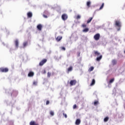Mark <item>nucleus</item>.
<instances>
[{"instance_id":"4","label":"nucleus","mask_w":125,"mask_h":125,"mask_svg":"<svg viewBox=\"0 0 125 125\" xmlns=\"http://www.w3.org/2000/svg\"><path fill=\"white\" fill-rule=\"evenodd\" d=\"M0 72H1L2 73H6L8 72V68H0Z\"/></svg>"},{"instance_id":"44","label":"nucleus","mask_w":125,"mask_h":125,"mask_svg":"<svg viewBox=\"0 0 125 125\" xmlns=\"http://www.w3.org/2000/svg\"><path fill=\"white\" fill-rule=\"evenodd\" d=\"M3 43V44L4 45V43Z\"/></svg>"},{"instance_id":"35","label":"nucleus","mask_w":125,"mask_h":125,"mask_svg":"<svg viewBox=\"0 0 125 125\" xmlns=\"http://www.w3.org/2000/svg\"><path fill=\"white\" fill-rule=\"evenodd\" d=\"M82 27L83 28H85V27H86V25L85 24H82Z\"/></svg>"},{"instance_id":"1","label":"nucleus","mask_w":125,"mask_h":125,"mask_svg":"<svg viewBox=\"0 0 125 125\" xmlns=\"http://www.w3.org/2000/svg\"><path fill=\"white\" fill-rule=\"evenodd\" d=\"M115 25L119 28L117 29V31H120L121 30V27H122L121 21L120 20L115 21Z\"/></svg>"},{"instance_id":"41","label":"nucleus","mask_w":125,"mask_h":125,"mask_svg":"<svg viewBox=\"0 0 125 125\" xmlns=\"http://www.w3.org/2000/svg\"><path fill=\"white\" fill-rule=\"evenodd\" d=\"M80 54H81V53H78V57H80Z\"/></svg>"},{"instance_id":"15","label":"nucleus","mask_w":125,"mask_h":125,"mask_svg":"<svg viewBox=\"0 0 125 125\" xmlns=\"http://www.w3.org/2000/svg\"><path fill=\"white\" fill-rule=\"evenodd\" d=\"M27 45H28L27 42H25L23 43V48H25V47H26V46H27Z\"/></svg>"},{"instance_id":"42","label":"nucleus","mask_w":125,"mask_h":125,"mask_svg":"<svg viewBox=\"0 0 125 125\" xmlns=\"http://www.w3.org/2000/svg\"><path fill=\"white\" fill-rule=\"evenodd\" d=\"M44 73H46V71H45V70H44Z\"/></svg>"},{"instance_id":"21","label":"nucleus","mask_w":125,"mask_h":125,"mask_svg":"<svg viewBox=\"0 0 125 125\" xmlns=\"http://www.w3.org/2000/svg\"><path fill=\"white\" fill-rule=\"evenodd\" d=\"M112 63L113 65H116L117 64V61L116 60H113L112 61Z\"/></svg>"},{"instance_id":"27","label":"nucleus","mask_w":125,"mask_h":125,"mask_svg":"<svg viewBox=\"0 0 125 125\" xmlns=\"http://www.w3.org/2000/svg\"><path fill=\"white\" fill-rule=\"evenodd\" d=\"M104 7V3H103L101 6L100 7V10H101Z\"/></svg>"},{"instance_id":"11","label":"nucleus","mask_w":125,"mask_h":125,"mask_svg":"<svg viewBox=\"0 0 125 125\" xmlns=\"http://www.w3.org/2000/svg\"><path fill=\"white\" fill-rule=\"evenodd\" d=\"M42 24H39L38 25H37V29L39 31H42Z\"/></svg>"},{"instance_id":"30","label":"nucleus","mask_w":125,"mask_h":125,"mask_svg":"<svg viewBox=\"0 0 125 125\" xmlns=\"http://www.w3.org/2000/svg\"><path fill=\"white\" fill-rule=\"evenodd\" d=\"M50 114L51 116H54V112H53V111H51Z\"/></svg>"},{"instance_id":"24","label":"nucleus","mask_w":125,"mask_h":125,"mask_svg":"<svg viewBox=\"0 0 125 125\" xmlns=\"http://www.w3.org/2000/svg\"><path fill=\"white\" fill-rule=\"evenodd\" d=\"M30 125H36V123L35 122V121H31L29 123Z\"/></svg>"},{"instance_id":"22","label":"nucleus","mask_w":125,"mask_h":125,"mask_svg":"<svg viewBox=\"0 0 125 125\" xmlns=\"http://www.w3.org/2000/svg\"><path fill=\"white\" fill-rule=\"evenodd\" d=\"M86 4H87V6L88 7H90V4H91V2L90 1H89L87 2Z\"/></svg>"},{"instance_id":"3","label":"nucleus","mask_w":125,"mask_h":125,"mask_svg":"<svg viewBox=\"0 0 125 125\" xmlns=\"http://www.w3.org/2000/svg\"><path fill=\"white\" fill-rule=\"evenodd\" d=\"M94 39L95 41H99V39H100V34L97 33L94 36Z\"/></svg>"},{"instance_id":"20","label":"nucleus","mask_w":125,"mask_h":125,"mask_svg":"<svg viewBox=\"0 0 125 125\" xmlns=\"http://www.w3.org/2000/svg\"><path fill=\"white\" fill-rule=\"evenodd\" d=\"M14 94H15V96L17 95V94H18V92H17V91H13V93L11 94V96H12Z\"/></svg>"},{"instance_id":"10","label":"nucleus","mask_w":125,"mask_h":125,"mask_svg":"<svg viewBox=\"0 0 125 125\" xmlns=\"http://www.w3.org/2000/svg\"><path fill=\"white\" fill-rule=\"evenodd\" d=\"M92 19H93V17L89 18V19L87 21V24H89V23L92 21Z\"/></svg>"},{"instance_id":"6","label":"nucleus","mask_w":125,"mask_h":125,"mask_svg":"<svg viewBox=\"0 0 125 125\" xmlns=\"http://www.w3.org/2000/svg\"><path fill=\"white\" fill-rule=\"evenodd\" d=\"M62 20L65 21V20H67V19H68V16H67V15H66V14H63L62 16Z\"/></svg>"},{"instance_id":"13","label":"nucleus","mask_w":125,"mask_h":125,"mask_svg":"<svg viewBox=\"0 0 125 125\" xmlns=\"http://www.w3.org/2000/svg\"><path fill=\"white\" fill-rule=\"evenodd\" d=\"M62 40V36H58L57 38H56V41L57 42H60V40Z\"/></svg>"},{"instance_id":"32","label":"nucleus","mask_w":125,"mask_h":125,"mask_svg":"<svg viewBox=\"0 0 125 125\" xmlns=\"http://www.w3.org/2000/svg\"><path fill=\"white\" fill-rule=\"evenodd\" d=\"M81 15H77L76 19H81Z\"/></svg>"},{"instance_id":"34","label":"nucleus","mask_w":125,"mask_h":125,"mask_svg":"<svg viewBox=\"0 0 125 125\" xmlns=\"http://www.w3.org/2000/svg\"><path fill=\"white\" fill-rule=\"evenodd\" d=\"M38 84V82H36V81H34L33 82V85H37V84Z\"/></svg>"},{"instance_id":"17","label":"nucleus","mask_w":125,"mask_h":125,"mask_svg":"<svg viewBox=\"0 0 125 125\" xmlns=\"http://www.w3.org/2000/svg\"><path fill=\"white\" fill-rule=\"evenodd\" d=\"M102 59V55H100L99 57H97L96 60L97 61H100Z\"/></svg>"},{"instance_id":"12","label":"nucleus","mask_w":125,"mask_h":125,"mask_svg":"<svg viewBox=\"0 0 125 125\" xmlns=\"http://www.w3.org/2000/svg\"><path fill=\"white\" fill-rule=\"evenodd\" d=\"M33 16V14L32 12H28L27 13V17H29V18H31Z\"/></svg>"},{"instance_id":"9","label":"nucleus","mask_w":125,"mask_h":125,"mask_svg":"<svg viewBox=\"0 0 125 125\" xmlns=\"http://www.w3.org/2000/svg\"><path fill=\"white\" fill-rule=\"evenodd\" d=\"M80 124H81V120L80 119H77L75 122V124L76 125H79Z\"/></svg>"},{"instance_id":"2","label":"nucleus","mask_w":125,"mask_h":125,"mask_svg":"<svg viewBox=\"0 0 125 125\" xmlns=\"http://www.w3.org/2000/svg\"><path fill=\"white\" fill-rule=\"evenodd\" d=\"M15 49H17L19 46V41L18 39H16L15 42Z\"/></svg>"},{"instance_id":"14","label":"nucleus","mask_w":125,"mask_h":125,"mask_svg":"<svg viewBox=\"0 0 125 125\" xmlns=\"http://www.w3.org/2000/svg\"><path fill=\"white\" fill-rule=\"evenodd\" d=\"M73 71V66H70L67 69V72L69 73V72H72Z\"/></svg>"},{"instance_id":"26","label":"nucleus","mask_w":125,"mask_h":125,"mask_svg":"<svg viewBox=\"0 0 125 125\" xmlns=\"http://www.w3.org/2000/svg\"><path fill=\"white\" fill-rule=\"evenodd\" d=\"M43 14H45L46 15H49V12H48V11H45L44 12Z\"/></svg>"},{"instance_id":"23","label":"nucleus","mask_w":125,"mask_h":125,"mask_svg":"<svg viewBox=\"0 0 125 125\" xmlns=\"http://www.w3.org/2000/svg\"><path fill=\"white\" fill-rule=\"evenodd\" d=\"M94 70V67L93 66H91L88 70L89 72H92V71H93Z\"/></svg>"},{"instance_id":"29","label":"nucleus","mask_w":125,"mask_h":125,"mask_svg":"<svg viewBox=\"0 0 125 125\" xmlns=\"http://www.w3.org/2000/svg\"><path fill=\"white\" fill-rule=\"evenodd\" d=\"M99 102H98V101H95V102H94V105H95V106H96V105H98V104H99Z\"/></svg>"},{"instance_id":"7","label":"nucleus","mask_w":125,"mask_h":125,"mask_svg":"<svg viewBox=\"0 0 125 125\" xmlns=\"http://www.w3.org/2000/svg\"><path fill=\"white\" fill-rule=\"evenodd\" d=\"M77 83V81L76 80H71L70 82V84L71 86L75 85Z\"/></svg>"},{"instance_id":"33","label":"nucleus","mask_w":125,"mask_h":125,"mask_svg":"<svg viewBox=\"0 0 125 125\" xmlns=\"http://www.w3.org/2000/svg\"><path fill=\"white\" fill-rule=\"evenodd\" d=\"M43 17L44 18H47V15H45L44 14H43Z\"/></svg>"},{"instance_id":"28","label":"nucleus","mask_w":125,"mask_h":125,"mask_svg":"<svg viewBox=\"0 0 125 125\" xmlns=\"http://www.w3.org/2000/svg\"><path fill=\"white\" fill-rule=\"evenodd\" d=\"M95 55H97L98 56V55H100V53L98 52V51H95Z\"/></svg>"},{"instance_id":"39","label":"nucleus","mask_w":125,"mask_h":125,"mask_svg":"<svg viewBox=\"0 0 125 125\" xmlns=\"http://www.w3.org/2000/svg\"><path fill=\"white\" fill-rule=\"evenodd\" d=\"M49 104V101H47L46 103V105H48Z\"/></svg>"},{"instance_id":"25","label":"nucleus","mask_w":125,"mask_h":125,"mask_svg":"<svg viewBox=\"0 0 125 125\" xmlns=\"http://www.w3.org/2000/svg\"><path fill=\"white\" fill-rule=\"evenodd\" d=\"M108 120H109V117H105V118L104 119V123L107 122V121H108Z\"/></svg>"},{"instance_id":"31","label":"nucleus","mask_w":125,"mask_h":125,"mask_svg":"<svg viewBox=\"0 0 125 125\" xmlns=\"http://www.w3.org/2000/svg\"><path fill=\"white\" fill-rule=\"evenodd\" d=\"M51 76V73L48 72L47 73V77L48 78H50V76Z\"/></svg>"},{"instance_id":"38","label":"nucleus","mask_w":125,"mask_h":125,"mask_svg":"<svg viewBox=\"0 0 125 125\" xmlns=\"http://www.w3.org/2000/svg\"><path fill=\"white\" fill-rule=\"evenodd\" d=\"M76 108H77V104H74L73 105V109H76Z\"/></svg>"},{"instance_id":"18","label":"nucleus","mask_w":125,"mask_h":125,"mask_svg":"<svg viewBox=\"0 0 125 125\" xmlns=\"http://www.w3.org/2000/svg\"><path fill=\"white\" fill-rule=\"evenodd\" d=\"M114 81H115V78H112V79H111L108 83V84H110V83H114Z\"/></svg>"},{"instance_id":"40","label":"nucleus","mask_w":125,"mask_h":125,"mask_svg":"<svg viewBox=\"0 0 125 125\" xmlns=\"http://www.w3.org/2000/svg\"><path fill=\"white\" fill-rule=\"evenodd\" d=\"M97 29H100V28H102V26H97Z\"/></svg>"},{"instance_id":"43","label":"nucleus","mask_w":125,"mask_h":125,"mask_svg":"<svg viewBox=\"0 0 125 125\" xmlns=\"http://www.w3.org/2000/svg\"><path fill=\"white\" fill-rule=\"evenodd\" d=\"M10 52H11V49L10 50Z\"/></svg>"},{"instance_id":"36","label":"nucleus","mask_w":125,"mask_h":125,"mask_svg":"<svg viewBox=\"0 0 125 125\" xmlns=\"http://www.w3.org/2000/svg\"><path fill=\"white\" fill-rule=\"evenodd\" d=\"M63 115L64 116V117L65 118V119H67V114H65V113H63Z\"/></svg>"},{"instance_id":"37","label":"nucleus","mask_w":125,"mask_h":125,"mask_svg":"<svg viewBox=\"0 0 125 125\" xmlns=\"http://www.w3.org/2000/svg\"><path fill=\"white\" fill-rule=\"evenodd\" d=\"M61 48L62 50H66V48H65V47H62Z\"/></svg>"},{"instance_id":"16","label":"nucleus","mask_w":125,"mask_h":125,"mask_svg":"<svg viewBox=\"0 0 125 125\" xmlns=\"http://www.w3.org/2000/svg\"><path fill=\"white\" fill-rule=\"evenodd\" d=\"M89 31V29H88V28H86L83 30V33H87V32H88Z\"/></svg>"},{"instance_id":"5","label":"nucleus","mask_w":125,"mask_h":125,"mask_svg":"<svg viewBox=\"0 0 125 125\" xmlns=\"http://www.w3.org/2000/svg\"><path fill=\"white\" fill-rule=\"evenodd\" d=\"M46 61H47L46 59H44L42 60L39 63L40 66H42L43 64L46 63Z\"/></svg>"},{"instance_id":"19","label":"nucleus","mask_w":125,"mask_h":125,"mask_svg":"<svg viewBox=\"0 0 125 125\" xmlns=\"http://www.w3.org/2000/svg\"><path fill=\"white\" fill-rule=\"evenodd\" d=\"M95 84V80L93 79L92 81L90 84L91 86H92V85H94Z\"/></svg>"},{"instance_id":"8","label":"nucleus","mask_w":125,"mask_h":125,"mask_svg":"<svg viewBox=\"0 0 125 125\" xmlns=\"http://www.w3.org/2000/svg\"><path fill=\"white\" fill-rule=\"evenodd\" d=\"M34 75H35V73L33 72L30 71L28 74V76L29 77H34Z\"/></svg>"}]
</instances>
